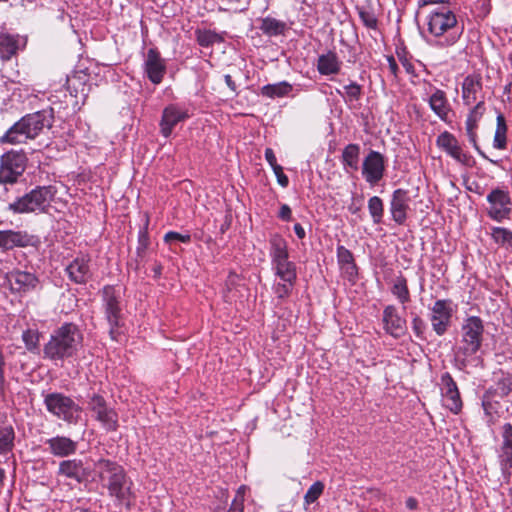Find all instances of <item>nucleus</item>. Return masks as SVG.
Returning a JSON list of instances; mask_svg holds the SVG:
<instances>
[{"label": "nucleus", "mask_w": 512, "mask_h": 512, "mask_svg": "<svg viewBox=\"0 0 512 512\" xmlns=\"http://www.w3.org/2000/svg\"><path fill=\"white\" fill-rule=\"evenodd\" d=\"M428 31L435 37H441L457 25L456 15L447 7L437 8L428 16Z\"/></svg>", "instance_id": "obj_11"}, {"label": "nucleus", "mask_w": 512, "mask_h": 512, "mask_svg": "<svg viewBox=\"0 0 512 512\" xmlns=\"http://www.w3.org/2000/svg\"><path fill=\"white\" fill-rule=\"evenodd\" d=\"M483 90L482 76L479 73L468 74L462 82V100L464 105L470 106L478 99Z\"/></svg>", "instance_id": "obj_25"}, {"label": "nucleus", "mask_w": 512, "mask_h": 512, "mask_svg": "<svg viewBox=\"0 0 512 512\" xmlns=\"http://www.w3.org/2000/svg\"><path fill=\"white\" fill-rule=\"evenodd\" d=\"M398 57H399L401 64L405 68L406 72L408 74H413L414 70H415L414 65L406 57L401 56L399 53H398Z\"/></svg>", "instance_id": "obj_63"}, {"label": "nucleus", "mask_w": 512, "mask_h": 512, "mask_svg": "<svg viewBox=\"0 0 512 512\" xmlns=\"http://www.w3.org/2000/svg\"><path fill=\"white\" fill-rule=\"evenodd\" d=\"M368 210L374 224L382 223L384 215V203L378 196H372L368 200Z\"/></svg>", "instance_id": "obj_42"}, {"label": "nucleus", "mask_w": 512, "mask_h": 512, "mask_svg": "<svg viewBox=\"0 0 512 512\" xmlns=\"http://www.w3.org/2000/svg\"><path fill=\"white\" fill-rule=\"evenodd\" d=\"M454 313L451 299H439L431 307L430 321L433 331L438 335H444L451 324Z\"/></svg>", "instance_id": "obj_10"}, {"label": "nucleus", "mask_w": 512, "mask_h": 512, "mask_svg": "<svg viewBox=\"0 0 512 512\" xmlns=\"http://www.w3.org/2000/svg\"><path fill=\"white\" fill-rule=\"evenodd\" d=\"M90 261L87 254L77 256L65 269L68 278L75 284H86L92 277Z\"/></svg>", "instance_id": "obj_21"}, {"label": "nucleus", "mask_w": 512, "mask_h": 512, "mask_svg": "<svg viewBox=\"0 0 512 512\" xmlns=\"http://www.w3.org/2000/svg\"><path fill=\"white\" fill-rule=\"evenodd\" d=\"M278 217L283 221H290L292 218L291 208L287 204H282L280 207Z\"/></svg>", "instance_id": "obj_59"}, {"label": "nucleus", "mask_w": 512, "mask_h": 512, "mask_svg": "<svg viewBox=\"0 0 512 512\" xmlns=\"http://www.w3.org/2000/svg\"><path fill=\"white\" fill-rule=\"evenodd\" d=\"M391 293L398 299L401 304L410 302V291L408 288L407 280L403 275L397 276L391 287Z\"/></svg>", "instance_id": "obj_39"}, {"label": "nucleus", "mask_w": 512, "mask_h": 512, "mask_svg": "<svg viewBox=\"0 0 512 512\" xmlns=\"http://www.w3.org/2000/svg\"><path fill=\"white\" fill-rule=\"evenodd\" d=\"M58 475L82 483L88 476L81 459L63 460L59 463Z\"/></svg>", "instance_id": "obj_27"}, {"label": "nucleus", "mask_w": 512, "mask_h": 512, "mask_svg": "<svg viewBox=\"0 0 512 512\" xmlns=\"http://www.w3.org/2000/svg\"><path fill=\"white\" fill-rule=\"evenodd\" d=\"M189 118L188 111L179 104H169L163 111L159 122L160 133L163 137L169 138L177 126Z\"/></svg>", "instance_id": "obj_16"}, {"label": "nucleus", "mask_w": 512, "mask_h": 512, "mask_svg": "<svg viewBox=\"0 0 512 512\" xmlns=\"http://www.w3.org/2000/svg\"><path fill=\"white\" fill-rule=\"evenodd\" d=\"M224 81H225L226 85L229 87V89L237 96L239 92L237 90V85H236L235 81L232 79V76L229 74H226L224 76Z\"/></svg>", "instance_id": "obj_64"}, {"label": "nucleus", "mask_w": 512, "mask_h": 512, "mask_svg": "<svg viewBox=\"0 0 512 512\" xmlns=\"http://www.w3.org/2000/svg\"><path fill=\"white\" fill-rule=\"evenodd\" d=\"M357 11L360 20L365 27L372 30H376L378 28V19L372 8L361 6L357 7Z\"/></svg>", "instance_id": "obj_44"}, {"label": "nucleus", "mask_w": 512, "mask_h": 512, "mask_svg": "<svg viewBox=\"0 0 512 512\" xmlns=\"http://www.w3.org/2000/svg\"><path fill=\"white\" fill-rule=\"evenodd\" d=\"M39 332L33 329H27L22 333V340L28 351H34L39 345Z\"/></svg>", "instance_id": "obj_49"}, {"label": "nucleus", "mask_w": 512, "mask_h": 512, "mask_svg": "<svg viewBox=\"0 0 512 512\" xmlns=\"http://www.w3.org/2000/svg\"><path fill=\"white\" fill-rule=\"evenodd\" d=\"M28 158L23 150H10L0 157V184L13 185L26 170Z\"/></svg>", "instance_id": "obj_7"}, {"label": "nucleus", "mask_w": 512, "mask_h": 512, "mask_svg": "<svg viewBox=\"0 0 512 512\" xmlns=\"http://www.w3.org/2000/svg\"><path fill=\"white\" fill-rule=\"evenodd\" d=\"M430 95L427 98L429 108L443 122H451L450 115L453 113L452 106L444 90L429 84Z\"/></svg>", "instance_id": "obj_19"}, {"label": "nucleus", "mask_w": 512, "mask_h": 512, "mask_svg": "<svg viewBox=\"0 0 512 512\" xmlns=\"http://www.w3.org/2000/svg\"><path fill=\"white\" fill-rule=\"evenodd\" d=\"M492 238L498 244H508L512 246V231L504 227H494L492 230Z\"/></svg>", "instance_id": "obj_48"}, {"label": "nucleus", "mask_w": 512, "mask_h": 512, "mask_svg": "<svg viewBox=\"0 0 512 512\" xmlns=\"http://www.w3.org/2000/svg\"><path fill=\"white\" fill-rule=\"evenodd\" d=\"M484 323L478 316H469L464 319L460 328V339L453 349L454 365L464 371L470 365L480 361L478 353L484 341Z\"/></svg>", "instance_id": "obj_3"}, {"label": "nucleus", "mask_w": 512, "mask_h": 512, "mask_svg": "<svg viewBox=\"0 0 512 512\" xmlns=\"http://www.w3.org/2000/svg\"><path fill=\"white\" fill-rule=\"evenodd\" d=\"M94 471L98 484L114 505L130 511L137 495L134 481L124 466L117 461L101 457L94 462Z\"/></svg>", "instance_id": "obj_1"}, {"label": "nucleus", "mask_w": 512, "mask_h": 512, "mask_svg": "<svg viewBox=\"0 0 512 512\" xmlns=\"http://www.w3.org/2000/svg\"><path fill=\"white\" fill-rule=\"evenodd\" d=\"M487 390H493L495 396L504 398L512 392V373L501 372V377L497 380L495 387H490Z\"/></svg>", "instance_id": "obj_41"}, {"label": "nucleus", "mask_w": 512, "mask_h": 512, "mask_svg": "<svg viewBox=\"0 0 512 512\" xmlns=\"http://www.w3.org/2000/svg\"><path fill=\"white\" fill-rule=\"evenodd\" d=\"M56 193V187L52 185L37 186L16 198L8 205V210L14 214L44 213L50 207Z\"/></svg>", "instance_id": "obj_5"}, {"label": "nucleus", "mask_w": 512, "mask_h": 512, "mask_svg": "<svg viewBox=\"0 0 512 512\" xmlns=\"http://www.w3.org/2000/svg\"><path fill=\"white\" fill-rule=\"evenodd\" d=\"M507 124L502 113L496 117V130L493 139V147L498 150H504L507 147Z\"/></svg>", "instance_id": "obj_35"}, {"label": "nucleus", "mask_w": 512, "mask_h": 512, "mask_svg": "<svg viewBox=\"0 0 512 512\" xmlns=\"http://www.w3.org/2000/svg\"><path fill=\"white\" fill-rule=\"evenodd\" d=\"M462 31L459 33L452 32L449 33L443 40H438L436 42V46L438 47H449L454 45L460 38Z\"/></svg>", "instance_id": "obj_56"}, {"label": "nucleus", "mask_w": 512, "mask_h": 512, "mask_svg": "<svg viewBox=\"0 0 512 512\" xmlns=\"http://www.w3.org/2000/svg\"><path fill=\"white\" fill-rule=\"evenodd\" d=\"M84 335L73 322L55 328L43 346V358L58 365L77 357L83 348Z\"/></svg>", "instance_id": "obj_2"}, {"label": "nucleus", "mask_w": 512, "mask_h": 512, "mask_svg": "<svg viewBox=\"0 0 512 512\" xmlns=\"http://www.w3.org/2000/svg\"><path fill=\"white\" fill-rule=\"evenodd\" d=\"M44 405L47 411L68 424H76L82 408L70 396L61 392H52L44 396Z\"/></svg>", "instance_id": "obj_6"}, {"label": "nucleus", "mask_w": 512, "mask_h": 512, "mask_svg": "<svg viewBox=\"0 0 512 512\" xmlns=\"http://www.w3.org/2000/svg\"><path fill=\"white\" fill-rule=\"evenodd\" d=\"M53 122L52 108L26 114L0 137V143L10 145L25 143L28 139H35L44 129H50Z\"/></svg>", "instance_id": "obj_4"}, {"label": "nucleus", "mask_w": 512, "mask_h": 512, "mask_svg": "<svg viewBox=\"0 0 512 512\" xmlns=\"http://www.w3.org/2000/svg\"><path fill=\"white\" fill-rule=\"evenodd\" d=\"M360 146L355 143L346 145L342 151L341 163L346 173L357 171L359 168Z\"/></svg>", "instance_id": "obj_32"}, {"label": "nucleus", "mask_w": 512, "mask_h": 512, "mask_svg": "<svg viewBox=\"0 0 512 512\" xmlns=\"http://www.w3.org/2000/svg\"><path fill=\"white\" fill-rule=\"evenodd\" d=\"M50 453L56 457L65 458L76 453L78 443L66 436H55L46 440Z\"/></svg>", "instance_id": "obj_28"}, {"label": "nucleus", "mask_w": 512, "mask_h": 512, "mask_svg": "<svg viewBox=\"0 0 512 512\" xmlns=\"http://www.w3.org/2000/svg\"><path fill=\"white\" fill-rule=\"evenodd\" d=\"M38 243V238L30 235L27 231L0 230V249L3 251L12 250L15 247L36 246Z\"/></svg>", "instance_id": "obj_18"}, {"label": "nucleus", "mask_w": 512, "mask_h": 512, "mask_svg": "<svg viewBox=\"0 0 512 512\" xmlns=\"http://www.w3.org/2000/svg\"><path fill=\"white\" fill-rule=\"evenodd\" d=\"M441 385L443 405L454 414L460 413L463 402L458 386L449 372H445L441 375Z\"/></svg>", "instance_id": "obj_14"}, {"label": "nucleus", "mask_w": 512, "mask_h": 512, "mask_svg": "<svg viewBox=\"0 0 512 512\" xmlns=\"http://www.w3.org/2000/svg\"><path fill=\"white\" fill-rule=\"evenodd\" d=\"M25 45L26 41L18 34L0 33V58L4 61L10 60Z\"/></svg>", "instance_id": "obj_26"}, {"label": "nucleus", "mask_w": 512, "mask_h": 512, "mask_svg": "<svg viewBox=\"0 0 512 512\" xmlns=\"http://www.w3.org/2000/svg\"><path fill=\"white\" fill-rule=\"evenodd\" d=\"M388 69L390 74L394 77H398L399 68L397 62L393 56H387Z\"/></svg>", "instance_id": "obj_61"}, {"label": "nucleus", "mask_w": 512, "mask_h": 512, "mask_svg": "<svg viewBox=\"0 0 512 512\" xmlns=\"http://www.w3.org/2000/svg\"><path fill=\"white\" fill-rule=\"evenodd\" d=\"M5 366H6V361H5V356L2 352V350L0 349V388L3 389L4 387V384L6 382V379H5Z\"/></svg>", "instance_id": "obj_60"}, {"label": "nucleus", "mask_w": 512, "mask_h": 512, "mask_svg": "<svg viewBox=\"0 0 512 512\" xmlns=\"http://www.w3.org/2000/svg\"><path fill=\"white\" fill-rule=\"evenodd\" d=\"M272 269L275 275L281 281H296L297 270L294 262L290 261L289 258L271 263Z\"/></svg>", "instance_id": "obj_34"}, {"label": "nucleus", "mask_w": 512, "mask_h": 512, "mask_svg": "<svg viewBox=\"0 0 512 512\" xmlns=\"http://www.w3.org/2000/svg\"><path fill=\"white\" fill-rule=\"evenodd\" d=\"M342 62L336 52L329 50L327 53L318 57L317 70L321 75L338 74L341 69Z\"/></svg>", "instance_id": "obj_31"}, {"label": "nucleus", "mask_w": 512, "mask_h": 512, "mask_svg": "<svg viewBox=\"0 0 512 512\" xmlns=\"http://www.w3.org/2000/svg\"><path fill=\"white\" fill-rule=\"evenodd\" d=\"M412 330L415 333V335L420 338L424 339V333L426 330V323L422 318H420L418 315H415L412 319Z\"/></svg>", "instance_id": "obj_53"}, {"label": "nucleus", "mask_w": 512, "mask_h": 512, "mask_svg": "<svg viewBox=\"0 0 512 512\" xmlns=\"http://www.w3.org/2000/svg\"><path fill=\"white\" fill-rule=\"evenodd\" d=\"M177 240L182 243H189L191 241L190 234H180L175 231H169L164 236V241L166 243H171L172 241Z\"/></svg>", "instance_id": "obj_55"}, {"label": "nucleus", "mask_w": 512, "mask_h": 512, "mask_svg": "<svg viewBox=\"0 0 512 512\" xmlns=\"http://www.w3.org/2000/svg\"><path fill=\"white\" fill-rule=\"evenodd\" d=\"M88 81L89 75L84 72H76L72 76L67 77V90L71 96L85 101L90 91Z\"/></svg>", "instance_id": "obj_30"}, {"label": "nucleus", "mask_w": 512, "mask_h": 512, "mask_svg": "<svg viewBox=\"0 0 512 512\" xmlns=\"http://www.w3.org/2000/svg\"><path fill=\"white\" fill-rule=\"evenodd\" d=\"M436 145L448 156L462 165L469 166L471 156L464 152L457 138L450 132L444 131L437 136Z\"/></svg>", "instance_id": "obj_17"}, {"label": "nucleus", "mask_w": 512, "mask_h": 512, "mask_svg": "<svg viewBox=\"0 0 512 512\" xmlns=\"http://www.w3.org/2000/svg\"><path fill=\"white\" fill-rule=\"evenodd\" d=\"M6 280L13 293L26 294L36 289L39 278L32 272L13 269L6 274Z\"/></svg>", "instance_id": "obj_15"}, {"label": "nucleus", "mask_w": 512, "mask_h": 512, "mask_svg": "<svg viewBox=\"0 0 512 512\" xmlns=\"http://www.w3.org/2000/svg\"><path fill=\"white\" fill-rule=\"evenodd\" d=\"M259 29L267 36H279L284 34L286 23L272 17H265L260 20Z\"/></svg>", "instance_id": "obj_36"}, {"label": "nucleus", "mask_w": 512, "mask_h": 512, "mask_svg": "<svg viewBox=\"0 0 512 512\" xmlns=\"http://www.w3.org/2000/svg\"><path fill=\"white\" fill-rule=\"evenodd\" d=\"M336 255L338 264L341 270L343 271L345 277L349 281L354 282L358 276V267L355 263V259L352 252L343 245H338Z\"/></svg>", "instance_id": "obj_29"}, {"label": "nucleus", "mask_w": 512, "mask_h": 512, "mask_svg": "<svg viewBox=\"0 0 512 512\" xmlns=\"http://www.w3.org/2000/svg\"><path fill=\"white\" fill-rule=\"evenodd\" d=\"M499 462L503 476L505 478H509L512 470V448L501 447Z\"/></svg>", "instance_id": "obj_45"}, {"label": "nucleus", "mask_w": 512, "mask_h": 512, "mask_svg": "<svg viewBox=\"0 0 512 512\" xmlns=\"http://www.w3.org/2000/svg\"><path fill=\"white\" fill-rule=\"evenodd\" d=\"M15 431L11 425L0 426V454L7 455L14 448Z\"/></svg>", "instance_id": "obj_40"}, {"label": "nucleus", "mask_w": 512, "mask_h": 512, "mask_svg": "<svg viewBox=\"0 0 512 512\" xmlns=\"http://www.w3.org/2000/svg\"><path fill=\"white\" fill-rule=\"evenodd\" d=\"M149 222L150 219L148 214H144V223L138 233V245L136 248L138 256H141L150 245V238L148 233Z\"/></svg>", "instance_id": "obj_43"}, {"label": "nucleus", "mask_w": 512, "mask_h": 512, "mask_svg": "<svg viewBox=\"0 0 512 512\" xmlns=\"http://www.w3.org/2000/svg\"><path fill=\"white\" fill-rule=\"evenodd\" d=\"M482 408L488 426L496 424L504 414L503 405L496 400L493 390H486L482 396Z\"/></svg>", "instance_id": "obj_24"}, {"label": "nucleus", "mask_w": 512, "mask_h": 512, "mask_svg": "<svg viewBox=\"0 0 512 512\" xmlns=\"http://www.w3.org/2000/svg\"><path fill=\"white\" fill-rule=\"evenodd\" d=\"M103 301L105 308V316L110 325V336L112 339H117V328L120 326L121 321V307L115 290L112 286H105L103 288Z\"/></svg>", "instance_id": "obj_13"}, {"label": "nucleus", "mask_w": 512, "mask_h": 512, "mask_svg": "<svg viewBox=\"0 0 512 512\" xmlns=\"http://www.w3.org/2000/svg\"><path fill=\"white\" fill-rule=\"evenodd\" d=\"M296 281H281L273 285L277 298L284 299L290 296Z\"/></svg>", "instance_id": "obj_52"}, {"label": "nucleus", "mask_w": 512, "mask_h": 512, "mask_svg": "<svg viewBox=\"0 0 512 512\" xmlns=\"http://www.w3.org/2000/svg\"><path fill=\"white\" fill-rule=\"evenodd\" d=\"M265 159L269 163V165L271 166L272 169L276 166H279V164L277 163L275 153L272 148L265 149Z\"/></svg>", "instance_id": "obj_62"}, {"label": "nucleus", "mask_w": 512, "mask_h": 512, "mask_svg": "<svg viewBox=\"0 0 512 512\" xmlns=\"http://www.w3.org/2000/svg\"><path fill=\"white\" fill-rule=\"evenodd\" d=\"M269 244L271 263L289 258L287 242L280 234L271 235Z\"/></svg>", "instance_id": "obj_33"}, {"label": "nucleus", "mask_w": 512, "mask_h": 512, "mask_svg": "<svg viewBox=\"0 0 512 512\" xmlns=\"http://www.w3.org/2000/svg\"><path fill=\"white\" fill-rule=\"evenodd\" d=\"M486 107L483 100L478 101L469 111L465 122L477 124L483 117Z\"/></svg>", "instance_id": "obj_51"}, {"label": "nucleus", "mask_w": 512, "mask_h": 512, "mask_svg": "<svg viewBox=\"0 0 512 512\" xmlns=\"http://www.w3.org/2000/svg\"><path fill=\"white\" fill-rule=\"evenodd\" d=\"M386 159L378 151L370 150L362 163V176L370 185H376L384 177Z\"/></svg>", "instance_id": "obj_12"}, {"label": "nucleus", "mask_w": 512, "mask_h": 512, "mask_svg": "<svg viewBox=\"0 0 512 512\" xmlns=\"http://www.w3.org/2000/svg\"><path fill=\"white\" fill-rule=\"evenodd\" d=\"M489 208L488 216L498 222L509 218L512 211V201L509 192L500 188L493 189L487 195Z\"/></svg>", "instance_id": "obj_9"}, {"label": "nucleus", "mask_w": 512, "mask_h": 512, "mask_svg": "<svg viewBox=\"0 0 512 512\" xmlns=\"http://www.w3.org/2000/svg\"><path fill=\"white\" fill-rule=\"evenodd\" d=\"M344 90L343 98L346 102L359 101L362 96V86L356 82L344 86Z\"/></svg>", "instance_id": "obj_50"}, {"label": "nucleus", "mask_w": 512, "mask_h": 512, "mask_svg": "<svg viewBox=\"0 0 512 512\" xmlns=\"http://www.w3.org/2000/svg\"><path fill=\"white\" fill-rule=\"evenodd\" d=\"M477 128H478V125L477 124H472V123H468V122H465V129H466V134H467V137H468V140L469 142L472 144L473 148L483 157L485 158L486 160L490 161L491 163L493 164H497V161L495 160H492V159H489L480 149L479 145H478V142H477Z\"/></svg>", "instance_id": "obj_46"}, {"label": "nucleus", "mask_w": 512, "mask_h": 512, "mask_svg": "<svg viewBox=\"0 0 512 512\" xmlns=\"http://www.w3.org/2000/svg\"><path fill=\"white\" fill-rule=\"evenodd\" d=\"M502 448H512V424L505 423L502 426Z\"/></svg>", "instance_id": "obj_54"}, {"label": "nucleus", "mask_w": 512, "mask_h": 512, "mask_svg": "<svg viewBox=\"0 0 512 512\" xmlns=\"http://www.w3.org/2000/svg\"><path fill=\"white\" fill-rule=\"evenodd\" d=\"M143 67L146 76L153 84L158 85L162 82L166 73V64L156 48H150L147 51Z\"/></svg>", "instance_id": "obj_20"}, {"label": "nucleus", "mask_w": 512, "mask_h": 512, "mask_svg": "<svg viewBox=\"0 0 512 512\" xmlns=\"http://www.w3.org/2000/svg\"><path fill=\"white\" fill-rule=\"evenodd\" d=\"M272 170H273V172H274V174H275V176L277 178L278 184L281 187L286 188L289 185V179L284 174L282 166H280V165L276 166Z\"/></svg>", "instance_id": "obj_57"}, {"label": "nucleus", "mask_w": 512, "mask_h": 512, "mask_svg": "<svg viewBox=\"0 0 512 512\" xmlns=\"http://www.w3.org/2000/svg\"><path fill=\"white\" fill-rule=\"evenodd\" d=\"M88 408L106 431L112 432L118 429V414L113 408L108 407L103 396L96 393L90 396Z\"/></svg>", "instance_id": "obj_8"}, {"label": "nucleus", "mask_w": 512, "mask_h": 512, "mask_svg": "<svg viewBox=\"0 0 512 512\" xmlns=\"http://www.w3.org/2000/svg\"><path fill=\"white\" fill-rule=\"evenodd\" d=\"M384 330L394 338H400L406 332V320L402 318L394 305L383 310Z\"/></svg>", "instance_id": "obj_23"}, {"label": "nucleus", "mask_w": 512, "mask_h": 512, "mask_svg": "<svg viewBox=\"0 0 512 512\" xmlns=\"http://www.w3.org/2000/svg\"><path fill=\"white\" fill-rule=\"evenodd\" d=\"M227 512H244L243 497L235 496Z\"/></svg>", "instance_id": "obj_58"}, {"label": "nucleus", "mask_w": 512, "mask_h": 512, "mask_svg": "<svg viewBox=\"0 0 512 512\" xmlns=\"http://www.w3.org/2000/svg\"><path fill=\"white\" fill-rule=\"evenodd\" d=\"M292 91V85L286 81L275 84H267L261 88V95L268 98H280L287 96Z\"/></svg>", "instance_id": "obj_38"}, {"label": "nucleus", "mask_w": 512, "mask_h": 512, "mask_svg": "<svg viewBox=\"0 0 512 512\" xmlns=\"http://www.w3.org/2000/svg\"><path fill=\"white\" fill-rule=\"evenodd\" d=\"M195 38L197 43L201 47L205 48L212 47L216 43L219 44L224 42V37L222 34L209 29H196Z\"/></svg>", "instance_id": "obj_37"}, {"label": "nucleus", "mask_w": 512, "mask_h": 512, "mask_svg": "<svg viewBox=\"0 0 512 512\" xmlns=\"http://www.w3.org/2000/svg\"><path fill=\"white\" fill-rule=\"evenodd\" d=\"M324 484L321 481L314 482L309 489L307 490L306 494L304 495V504L305 506H308L315 501L318 500V498L322 495L324 491Z\"/></svg>", "instance_id": "obj_47"}, {"label": "nucleus", "mask_w": 512, "mask_h": 512, "mask_svg": "<svg viewBox=\"0 0 512 512\" xmlns=\"http://www.w3.org/2000/svg\"><path fill=\"white\" fill-rule=\"evenodd\" d=\"M410 202L411 198L407 190L398 188L393 191L390 201V213L392 219L398 225H403L406 222Z\"/></svg>", "instance_id": "obj_22"}]
</instances>
